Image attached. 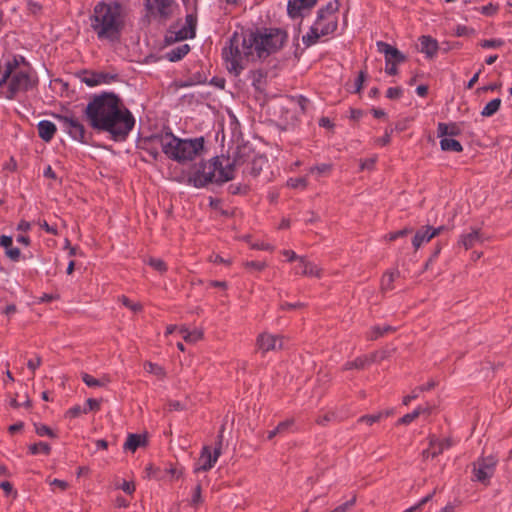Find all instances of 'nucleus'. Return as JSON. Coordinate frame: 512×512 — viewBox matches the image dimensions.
Here are the masks:
<instances>
[{
  "label": "nucleus",
  "mask_w": 512,
  "mask_h": 512,
  "mask_svg": "<svg viewBox=\"0 0 512 512\" xmlns=\"http://www.w3.org/2000/svg\"><path fill=\"white\" fill-rule=\"evenodd\" d=\"M85 116L91 127L107 131L114 138H124L132 130L135 120L128 109L121 106L114 94H103L89 102Z\"/></svg>",
  "instance_id": "obj_1"
},
{
  "label": "nucleus",
  "mask_w": 512,
  "mask_h": 512,
  "mask_svg": "<svg viewBox=\"0 0 512 512\" xmlns=\"http://www.w3.org/2000/svg\"><path fill=\"white\" fill-rule=\"evenodd\" d=\"M251 158L248 147H238L233 153L232 160L224 157H214L207 162L193 166L188 184L196 188H203L209 183H224L234 178V171Z\"/></svg>",
  "instance_id": "obj_2"
},
{
  "label": "nucleus",
  "mask_w": 512,
  "mask_h": 512,
  "mask_svg": "<svg viewBox=\"0 0 512 512\" xmlns=\"http://www.w3.org/2000/svg\"><path fill=\"white\" fill-rule=\"evenodd\" d=\"M89 24L98 40L109 43L120 39L125 26V15L118 2H98L90 16Z\"/></svg>",
  "instance_id": "obj_3"
},
{
  "label": "nucleus",
  "mask_w": 512,
  "mask_h": 512,
  "mask_svg": "<svg viewBox=\"0 0 512 512\" xmlns=\"http://www.w3.org/2000/svg\"><path fill=\"white\" fill-rule=\"evenodd\" d=\"M164 154L179 163L193 161L204 149L202 137L194 139H180L172 133H165L159 139Z\"/></svg>",
  "instance_id": "obj_4"
},
{
  "label": "nucleus",
  "mask_w": 512,
  "mask_h": 512,
  "mask_svg": "<svg viewBox=\"0 0 512 512\" xmlns=\"http://www.w3.org/2000/svg\"><path fill=\"white\" fill-rule=\"evenodd\" d=\"M6 64L14 65L11 78L8 79V87L3 97L14 100L16 97L33 89L37 85V79L32 76V68L22 55H12L5 60Z\"/></svg>",
  "instance_id": "obj_5"
},
{
  "label": "nucleus",
  "mask_w": 512,
  "mask_h": 512,
  "mask_svg": "<svg viewBox=\"0 0 512 512\" xmlns=\"http://www.w3.org/2000/svg\"><path fill=\"white\" fill-rule=\"evenodd\" d=\"M222 55L228 71L235 75L240 74L246 62L254 59L249 35L244 36L243 34L234 33L229 39L228 45L223 48Z\"/></svg>",
  "instance_id": "obj_6"
},
{
  "label": "nucleus",
  "mask_w": 512,
  "mask_h": 512,
  "mask_svg": "<svg viewBox=\"0 0 512 512\" xmlns=\"http://www.w3.org/2000/svg\"><path fill=\"white\" fill-rule=\"evenodd\" d=\"M337 10L338 3L336 1L329 2L325 7L318 10L316 21L309 32L302 37L305 46L310 47L316 44L320 37L329 35L337 29Z\"/></svg>",
  "instance_id": "obj_7"
},
{
  "label": "nucleus",
  "mask_w": 512,
  "mask_h": 512,
  "mask_svg": "<svg viewBox=\"0 0 512 512\" xmlns=\"http://www.w3.org/2000/svg\"><path fill=\"white\" fill-rule=\"evenodd\" d=\"M285 38L286 35L279 29H269L264 32L249 34L252 51L256 53L258 58L266 57L280 49Z\"/></svg>",
  "instance_id": "obj_8"
},
{
  "label": "nucleus",
  "mask_w": 512,
  "mask_h": 512,
  "mask_svg": "<svg viewBox=\"0 0 512 512\" xmlns=\"http://www.w3.org/2000/svg\"><path fill=\"white\" fill-rule=\"evenodd\" d=\"M196 26L197 16L193 13L187 14L184 24L176 22L170 26L165 35V43L173 44L179 41L194 38L196 33Z\"/></svg>",
  "instance_id": "obj_9"
},
{
  "label": "nucleus",
  "mask_w": 512,
  "mask_h": 512,
  "mask_svg": "<svg viewBox=\"0 0 512 512\" xmlns=\"http://www.w3.org/2000/svg\"><path fill=\"white\" fill-rule=\"evenodd\" d=\"M376 46L378 51L385 56V72L388 75H396L398 73L397 66L406 61V56L386 42L378 41Z\"/></svg>",
  "instance_id": "obj_10"
},
{
  "label": "nucleus",
  "mask_w": 512,
  "mask_h": 512,
  "mask_svg": "<svg viewBox=\"0 0 512 512\" xmlns=\"http://www.w3.org/2000/svg\"><path fill=\"white\" fill-rule=\"evenodd\" d=\"M145 6L151 16L163 21L170 19L178 9L175 0H145Z\"/></svg>",
  "instance_id": "obj_11"
},
{
  "label": "nucleus",
  "mask_w": 512,
  "mask_h": 512,
  "mask_svg": "<svg viewBox=\"0 0 512 512\" xmlns=\"http://www.w3.org/2000/svg\"><path fill=\"white\" fill-rule=\"evenodd\" d=\"M496 464L497 459L492 456L479 459L473 464V480H476L484 485H488L491 477L495 472Z\"/></svg>",
  "instance_id": "obj_12"
},
{
  "label": "nucleus",
  "mask_w": 512,
  "mask_h": 512,
  "mask_svg": "<svg viewBox=\"0 0 512 512\" xmlns=\"http://www.w3.org/2000/svg\"><path fill=\"white\" fill-rule=\"evenodd\" d=\"M222 439L223 436L222 434H220L218 436V443L216 444V447L214 448L213 452L211 451L210 447H203L201 455L199 457V467L197 468V470L208 471L215 465L219 456L221 455Z\"/></svg>",
  "instance_id": "obj_13"
},
{
  "label": "nucleus",
  "mask_w": 512,
  "mask_h": 512,
  "mask_svg": "<svg viewBox=\"0 0 512 512\" xmlns=\"http://www.w3.org/2000/svg\"><path fill=\"white\" fill-rule=\"evenodd\" d=\"M256 344L263 353L281 350L283 348V337L264 332L257 337Z\"/></svg>",
  "instance_id": "obj_14"
},
{
  "label": "nucleus",
  "mask_w": 512,
  "mask_h": 512,
  "mask_svg": "<svg viewBox=\"0 0 512 512\" xmlns=\"http://www.w3.org/2000/svg\"><path fill=\"white\" fill-rule=\"evenodd\" d=\"M63 121L65 129L68 133L75 139L80 142H86V131L83 124L73 116H64L61 117Z\"/></svg>",
  "instance_id": "obj_15"
},
{
  "label": "nucleus",
  "mask_w": 512,
  "mask_h": 512,
  "mask_svg": "<svg viewBox=\"0 0 512 512\" xmlns=\"http://www.w3.org/2000/svg\"><path fill=\"white\" fill-rule=\"evenodd\" d=\"M317 3V0H289L287 11L290 17L297 18L302 16L305 9L312 8Z\"/></svg>",
  "instance_id": "obj_16"
},
{
  "label": "nucleus",
  "mask_w": 512,
  "mask_h": 512,
  "mask_svg": "<svg viewBox=\"0 0 512 512\" xmlns=\"http://www.w3.org/2000/svg\"><path fill=\"white\" fill-rule=\"evenodd\" d=\"M321 268L318 267L315 263L308 261L304 257L299 258V264L297 266L296 273L310 276V277H321Z\"/></svg>",
  "instance_id": "obj_17"
},
{
  "label": "nucleus",
  "mask_w": 512,
  "mask_h": 512,
  "mask_svg": "<svg viewBox=\"0 0 512 512\" xmlns=\"http://www.w3.org/2000/svg\"><path fill=\"white\" fill-rule=\"evenodd\" d=\"M13 239L11 236H0V246L5 249V255L13 262H18L21 259V251L13 247Z\"/></svg>",
  "instance_id": "obj_18"
},
{
  "label": "nucleus",
  "mask_w": 512,
  "mask_h": 512,
  "mask_svg": "<svg viewBox=\"0 0 512 512\" xmlns=\"http://www.w3.org/2000/svg\"><path fill=\"white\" fill-rule=\"evenodd\" d=\"M420 51L428 58H433L439 49L438 42L431 36L423 35L419 38Z\"/></svg>",
  "instance_id": "obj_19"
},
{
  "label": "nucleus",
  "mask_w": 512,
  "mask_h": 512,
  "mask_svg": "<svg viewBox=\"0 0 512 512\" xmlns=\"http://www.w3.org/2000/svg\"><path fill=\"white\" fill-rule=\"evenodd\" d=\"M56 130L55 124L51 121L42 120L38 123L39 137L45 142H49L54 137Z\"/></svg>",
  "instance_id": "obj_20"
},
{
  "label": "nucleus",
  "mask_w": 512,
  "mask_h": 512,
  "mask_svg": "<svg viewBox=\"0 0 512 512\" xmlns=\"http://www.w3.org/2000/svg\"><path fill=\"white\" fill-rule=\"evenodd\" d=\"M481 233L479 229H473L469 233L462 234L459 239L461 244L466 250L472 248L476 243L481 242Z\"/></svg>",
  "instance_id": "obj_21"
},
{
  "label": "nucleus",
  "mask_w": 512,
  "mask_h": 512,
  "mask_svg": "<svg viewBox=\"0 0 512 512\" xmlns=\"http://www.w3.org/2000/svg\"><path fill=\"white\" fill-rule=\"evenodd\" d=\"M430 445L431 449L425 450L423 452V456L426 458H428L429 456L434 458L437 455L441 454L445 449L451 446V442L448 439L442 441H431Z\"/></svg>",
  "instance_id": "obj_22"
},
{
  "label": "nucleus",
  "mask_w": 512,
  "mask_h": 512,
  "mask_svg": "<svg viewBox=\"0 0 512 512\" xmlns=\"http://www.w3.org/2000/svg\"><path fill=\"white\" fill-rule=\"evenodd\" d=\"M146 444V437L140 434H129L125 443L124 450L135 452L137 448Z\"/></svg>",
  "instance_id": "obj_23"
},
{
  "label": "nucleus",
  "mask_w": 512,
  "mask_h": 512,
  "mask_svg": "<svg viewBox=\"0 0 512 512\" xmlns=\"http://www.w3.org/2000/svg\"><path fill=\"white\" fill-rule=\"evenodd\" d=\"M434 237L435 232H430V226H426L423 229L417 231L412 240V244L414 248L417 250L423 243L429 242Z\"/></svg>",
  "instance_id": "obj_24"
},
{
  "label": "nucleus",
  "mask_w": 512,
  "mask_h": 512,
  "mask_svg": "<svg viewBox=\"0 0 512 512\" xmlns=\"http://www.w3.org/2000/svg\"><path fill=\"white\" fill-rule=\"evenodd\" d=\"M81 378H82V381L88 387H92V388L105 387L111 382V378L109 375H103L101 378L97 379L88 373H83Z\"/></svg>",
  "instance_id": "obj_25"
},
{
  "label": "nucleus",
  "mask_w": 512,
  "mask_h": 512,
  "mask_svg": "<svg viewBox=\"0 0 512 512\" xmlns=\"http://www.w3.org/2000/svg\"><path fill=\"white\" fill-rule=\"evenodd\" d=\"M396 329L390 325H376L373 326L367 334L369 340H377L378 338L394 332Z\"/></svg>",
  "instance_id": "obj_26"
},
{
  "label": "nucleus",
  "mask_w": 512,
  "mask_h": 512,
  "mask_svg": "<svg viewBox=\"0 0 512 512\" xmlns=\"http://www.w3.org/2000/svg\"><path fill=\"white\" fill-rule=\"evenodd\" d=\"M190 51V47L188 44H182L174 49H171L167 53V57L170 61L175 62L182 59L188 52Z\"/></svg>",
  "instance_id": "obj_27"
},
{
  "label": "nucleus",
  "mask_w": 512,
  "mask_h": 512,
  "mask_svg": "<svg viewBox=\"0 0 512 512\" xmlns=\"http://www.w3.org/2000/svg\"><path fill=\"white\" fill-rule=\"evenodd\" d=\"M438 137L447 138L446 136H455L459 134V128L455 124H445L439 123L438 128Z\"/></svg>",
  "instance_id": "obj_28"
},
{
  "label": "nucleus",
  "mask_w": 512,
  "mask_h": 512,
  "mask_svg": "<svg viewBox=\"0 0 512 512\" xmlns=\"http://www.w3.org/2000/svg\"><path fill=\"white\" fill-rule=\"evenodd\" d=\"M399 277V271L386 272L381 279V289L383 291H390L394 288L393 282Z\"/></svg>",
  "instance_id": "obj_29"
},
{
  "label": "nucleus",
  "mask_w": 512,
  "mask_h": 512,
  "mask_svg": "<svg viewBox=\"0 0 512 512\" xmlns=\"http://www.w3.org/2000/svg\"><path fill=\"white\" fill-rule=\"evenodd\" d=\"M501 99L500 98H495L491 101H489L485 106L484 108L482 109L481 111V115L483 117H491L493 116L495 113L498 112V110L500 109V106H501Z\"/></svg>",
  "instance_id": "obj_30"
},
{
  "label": "nucleus",
  "mask_w": 512,
  "mask_h": 512,
  "mask_svg": "<svg viewBox=\"0 0 512 512\" xmlns=\"http://www.w3.org/2000/svg\"><path fill=\"white\" fill-rule=\"evenodd\" d=\"M440 146L443 151L461 152L463 150L461 143L451 138L441 139Z\"/></svg>",
  "instance_id": "obj_31"
},
{
  "label": "nucleus",
  "mask_w": 512,
  "mask_h": 512,
  "mask_svg": "<svg viewBox=\"0 0 512 512\" xmlns=\"http://www.w3.org/2000/svg\"><path fill=\"white\" fill-rule=\"evenodd\" d=\"M115 79V76L110 75L108 73H97L93 75L92 78L86 79V83L89 86H95L102 83H110L112 80Z\"/></svg>",
  "instance_id": "obj_32"
},
{
  "label": "nucleus",
  "mask_w": 512,
  "mask_h": 512,
  "mask_svg": "<svg viewBox=\"0 0 512 512\" xmlns=\"http://www.w3.org/2000/svg\"><path fill=\"white\" fill-rule=\"evenodd\" d=\"M180 333L182 334L183 339L188 343H196L201 340L203 337V333L199 330L189 331L187 328H180Z\"/></svg>",
  "instance_id": "obj_33"
},
{
  "label": "nucleus",
  "mask_w": 512,
  "mask_h": 512,
  "mask_svg": "<svg viewBox=\"0 0 512 512\" xmlns=\"http://www.w3.org/2000/svg\"><path fill=\"white\" fill-rule=\"evenodd\" d=\"M426 411H428V409H424L422 407H418L413 412L405 414L403 417H401L398 420V424L408 425L411 422H413L415 419H417L420 416V414H422V413H424Z\"/></svg>",
  "instance_id": "obj_34"
},
{
  "label": "nucleus",
  "mask_w": 512,
  "mask_h": 512,
  "mask_svg": "<svg viewBox=\"0 0 512 512\" xmlns=\"http://www.w3.org/2000/svg\"><path fill=\"white\" fill-rule=\"evenodd\" d=\"M266 162V158L263 156H253L249 172L252 175L257 176L262 171L263 166L266 164Z\"/></svg>",
  "instance_id": "obj_35"
},
{
  "label": "nucleus",
  "mask_w": 512,
  "mask_h": 512,
  "mask_svg": "<svg viewBox=\"0 0 512 512\" xmlns=\"http://www.w3.org/2000/svg\"><path fill=\"white\" fill-rule=\"evenodd\" d=\"M144 369L159 379H163L166 376V372L163 367L159 366L158 364L152 363V362H146L144 364Z\"/></svg>",
  "instance_id": "obj_36"
},
{
  "label": "nucleus",
  "mask_w": 512,
  "mask_h": 512,
  "mask_svg": "<svg viewBox=\"0 0 512 512\" xmlns=\"http://www.w3.org/2000/svg\"><path fill=\"white\" fill-rule=\"evenodd\" d=\"M331 169H332V166L330 164L323 163V164L311 167L309 169V173L312 175H316V177L319 178L321 176L328 175L330 173Z\"/></svg>",
  "instance_id": "obj_37"
},
{
  "label": "nucleus",
  "mask_w": 512,
  "mask_h": 512,
  "mask_svg": "<svg viewBox=\"0 0 512 512\" xmlns=\"http://www.w3.org/2000/svg\"><path fill=\"white\" fill-rule=\"evenodd\" d=\"M30 452L31 454H45V455H48L50 453V446L49 444L45 443V442H39V443H35L33 445L30 446Z\"/></svg>",
  "instance_id": "obj_38"
},
{
  "label": "nucleus",
  "mask_w": 512,
  "mask_h": 512,
  "mask_svg": "<svg viewBox=\"0 0 512 512\" xmlns=\"http://www.w3.org/2000/svg\"><path fill=\"white\" fill-rule=\"evenodd\" d=\"M367 363H368V359L366 357H358L353 361L347 362L345 364L344 368L346 370L363 369Z\"/></svg>",
  "instance_id": "obj_39"
},
{
  "label": "nucleus",
  "mask_w": 512,
  "mask_h": 512,
  "mask_svg": "<svg viewBox=\"0 0 512 512\" xmlns=\"http://www.w3.org/2000/svg\"><path fill=\"white\" fill-rule=\"evenodd\" d=\"M14 65H16V62L13 64H6V62H4V70L2 73V77L0 78V88L4 85H6V88L8 87V79L11 78V73Z\"/></svg>",
  "instance_id": "obj_40"
},
{
  "label": "nucleus",
  "mask_w": 512,
  "mask_h": 512,
  "mask_svg": "<svg viewBox=\"0 0 512 512\" xmlns=\"http://www.w3.org/2000/svg\"><path fill=\"white\" fill-rule=\"evenodd\" d=\"M308 185L307 179L305 177L298 178H290L287 180V186L293 189L301 188L305 189Z\"/></svg>",
  "instance_id": "obj_41"
},
{
  "label": "nucleus",
  "mask_w": 512,
  "mask_h": 512,
  "mask_svg": "<svg viewBox=\"0 0 512 512\" xmlns=\"http://www.w3.org/2000/svg\"><path fill=\"white\" fill-rule=\"evenodd\" d=\"M294 426V419H287L285 421L280 422L277 425V432H279L281 435L286 434L292 430Z\"/></svg>",
  "instance_id": "obj_42"
},
{
  "label": "nucleus",
  "mask_w": 512,
  "mask_h": 512,
  "mask_svg": "<svg viewBox=\"0 0 512 512\" xmlns=\"http://www.w3.org/2000/svg\"><path fill=\"white\" fill-rule=\"evenodd\" d=\"M433 495H434V492L428 494L427 496L422 498L417 504H415V505L411 506L410 508L406 509L404 512H417V511H421L423 505L428 503L432 499Z\"/></svg>",
  "instance_id": "obj_43"
},
{
  "label": "nucleus",
  "mask_w": 512,
  "mask_h": 512,
  "mask_svg": "<svg viewBox=\"0 0 512 512\" xmlns=\"http://www.w3.org/2000/svg\"><path fill=\"white\" fill-rule=\"evenodd\" d=\"M148 264L160 273H164L167 270L165 262L158 258H150Z\"/></svg>",
  "instance_id": "obj_44"
},
{
  "label": "nucleus",
  "mask_w": 512,
  "mask_h": 512,
  "mask_svg": "<svg viewBox=\"0 0 512 512\" xmlns=\"http://www.w3.org/2000/svg\"><path fill=\"white\" fill-rule=\"evenodd\" d=\"M119 300L122 302L124 306L132 310L133 312H140L142 310L141 303H133L128 297L121 296Z\"/></svg>",
  "instance_id": "obj_45"
},
{
  "label": "nucleus",
  "mask_w": 512,
  "mask_h": 512,
  "mask_svg": "<svg viewBox=\"0 0 512 512\" xmlns=\"http://www.w3.org/2000/svg\"><path fill=\"white\" fill-rule=\"evenodd\" d=\"M86 413H88L87 409L81 408V406L79 405H75L66 412L65 416L68 418H76L79 417L81 414Z\"/></svg>",
  "instance_id": "obj_46"
},
{
  "label": "nucleus",
  "mask_w": 512,
  "mask_h": 512,
  "mask_svg": "<svg viewBox=\"0 0 512 512\" xmlns=\"http://www.w3.org/2000/svg\"><path fill=\"white\" fill-rule=\"evenodd\" d=\"M383 414L378 413L375 415H364L358 419V422L366 423L367 425H373L382 418Z\"/></svg>",
  "instance_id": "obj_47"
},
{
  "label": "nucleus",
  "mask_w": 512,
  "mask_h": 512,
  "mask_svg": "<svg viewBox=\"0 0 512 512\" xmlns=\"http://www.w3.org/2000/svg\"><path fill=\"white\" fill-rule=\"evenodd\" d=\"M244 267L247 269H254L257 271H262L267 267V264L265 262H260V261H246L244 263Z\"/></svg>",
  "instance_id": "obj_48"
},
{
  "label": "nucleus",
  "mask_w": 512,
  "mask_h": 512,
  "mask_svg": "<svg viewBox=\"0 0 512 512\" xmlns=\"http://www.w3.org/2000/svg\"><path fill=\"white\" fill-rule=\"evenodd\" d=\"M36 433L39 436H48L51 438H55V433L46 425H37L36 426Z\"/></svg>",
  "instance_id": "obj_49"
},
{
  "label": "nucleus",
  "mask_w": 512,
  "mask_h": 512,
  "mask_svg": "<svg viewBox=\"0 0 512 512\" xmlns=\"http://www.w3.org/2000/svg\"><path fill=\"white\" fill-rule=\"evenodd\" d=\"M412 230L409 229V228H404L402 230H399V231H396V232H392V233H389L386 237L389 241H394L396 240L397 238H400V237H404L406 235H408L409 233H411Z\"/></svg>",
  "instance_id": "obj_50"
},
{
  "label": "nucleus",
  "mask_w": 512,
  "mask_h": 512,
  "mask_svg": "<svg viewBox=\"0 0 512 512\" xmlns=\"http://www.w3.org/2000/svg\"><path fill=\"white\" fill-rule=\"evenodd\" d=\"M480 45L483 48H496L503 45V41L500 39H489V40H483Z\"/></svg>",
  "instance_id": "obj_51"
},
{
  "label": "nucleus",
  "mask_w": 512,
  "mask_h": 512,
  "mask_svg": "<svg viewBox=\"0 0 512 512\" xmlns=\"http://www.w3.org/2000/svg\"><path fill=\"white\" fill-rule=\"evenodd\" d=\"M355 502H356V498L353 497L351 500L339 505L331 512H347L350 508H352L354 506Z\"/></svg>",
  "instance_id": "obj_52"
},
{
  "label": "nucleus",
  "mask_w": 512,
  "mask_h": 512,
  "mask_svg": "<svg viewBox=\"0 0 512 512\" xmlns=\"http://www.w3.org/2000/svg\"><path fill=\"white\" fill-rule=\"evenodd\" d=\"M474 33V30L464 26V25H458L455 29V34L459 37L461 36H469Z\"/></svg>",
  "instance_id": "obj_53"
},
{
  "label": "nucleus",
  "mask_w": 512,
  "mask_h": 512,
  "mask_svg": "<svg viewBox=\"0 0 512 512\" xmlns=\"http://www.w3.org/2000/svg\"><path fill=\"white\" fill-rule=\"evenodd\" d=\"M86 407L85 409L89 411H98L100 409V401L99 400H96V399H93V398H89L87 401H86Z\"/></svg>",
  "instance_id": "obj_54"
},
{
  "label": "nucleus",
  "mask_w": 512,
  "mask_h": 512,
  "mask_svg": "<svg viewBox=\"0 0 512 512\" xmlns=\"http://www.w3.org/2000/svg\"><path fill=\"white\" fill-rule=\"evenodd\" d=\"M402 90L399 87H390L387 90L386 96L389 99H397L401 96Z\"/></svg>",
  "instance_id": "obj_55"
},
{
  "label": "nucleus",
  "mask_w": 512,
  "mask_h": 512,
  "mask_svg": "<svg viewBox=\"0 0 512 512\" xmlns=\"http://www.w3.org/2000/svg\"><path fill=\"white\" fill-rule=\"evenodd\" d=\"M0 488L6 493V495L14 494V497L17 496V492L13 490V486L10 482L4 481L0 484Z\"/></svg>",
  "instance_id": "obj_56"
},
{
  "label": "nucleus",
  "mask_w": 512,
  "mask_h": 512,
  "mask_svg": "<svg viewBox=\"0 0 512 512\" xmlns=\"http://www.w3.org/2000/svg\"><path fill=\"white\" fill-rule=\"evenodd\" d=\"M364 79H365V73H364V71H360L359 76L355 83V90H354L355 93H359L362 90Z\"/></svg>",
  "instance_id": "obj_57"
},
{
  "label": "nucleus",
  "mask_w": 512,
  "mask_h": 512,
  "mask_svg": "<svg viewBox=\"0 0 512 512\" xmlns=\"http://www.w3.org/2000/svg\"><path fill=\"white\" fill-rule=\"evenodd\" d=\"M119 488L127 494H132L135 491L134 483L129 481H124Z\"/></svg>",
  "instance_id": "obj_58"
},
{
  "label": "nucleus",
  "mask_w": 512,
  "mask_h": 512,
  "mask_svg": "<svg viewBox=\"0 0 512 512\" xmlns=\"http://www.w3.org/2000/svg\"><path fill=\"white\" fill-rule=\"evenodd\" d=\"M375 162H376L375 158H369V159L363 160L360 163V168H361V170H365V169L370 170L374 167Z\"/></svg>",
  "instance_id": "obj_59"
},
{
  "label": "nucleus",
  "mask_w": 512,
  "mask_h": 512,
  "mask_svg": "<svg viewBox=\"0 0 512 512\" xmlns=\"http://www.w3.org/2000/svg\"><path fill=\"white\" fill-rule=\"evenodd\" d=\"M41 365V357L36 356L35 359H31L28 361L27 366L32 372H34Z\"/></svg>",
  "instance_id": "obj_60"
},
{
  "label": "nucleus",
  "mask_w": 512,
  "mask_h": 512,
  "mask_svg": "<svg viewBox=\"0 0 512 512\" xmlns=\"http://www.w3.org/2000/svg\"><path fill=\"white\" fill-rule=\"evenodd\" d=\"M419 391L417 390V388L413 389L411 394L405 396L403 398V404L404 405H408L412 400L416 399L419 397Z\"/></svg>",
  "instance_id": "obj_61"
},
{
  "label": "nucleus",
  "mask_w": 512,
  "mask_h": 512,
  "mask_svg": "<svg viewBox=\"0 0 512 512\" xmlns=\"http://www.w3.org/2000/svg\"><path fill=\"white\" fill-rule=\"evenodd\" d=\"M391 140V132L386 131L383 137L376 139V143L381 146H385L390 143Z\"/></svg>",
  "instance_id": "obj_62"
},
{
  "label": "nucleus",
  "mask_w": 512,
  "mask_h": 512,
  "mask_svg": "<svg viewBox=\"0 0 512 512\" xmlns=\"http://www.w3.org/2000/svg\"><path fill=\"white\" fill-rule=\"evenodd\" d=\"M50 485L56 486L60 490L64 491L68 488V483L64 480L54 479L50 482Z\"/></svg>",
  "instance_id": "obj_63"
},
{
  "label": "nucleus",
  "mask_w": 512,
  "mask_h": 512,
  "mask_svg": "<svg viewBox=\"0 0 512 512\" xmlns=\"http://www.w3.org/2000/svg\"><path fill=\"white\" fill-rule=\"evenodd\" d=\"M31 229V223L25 220H21L17 225V231L28 232Z\"/></svg>",
  "instance_id": "obj_64"
}]
</instances>
